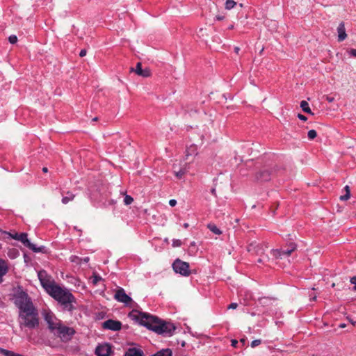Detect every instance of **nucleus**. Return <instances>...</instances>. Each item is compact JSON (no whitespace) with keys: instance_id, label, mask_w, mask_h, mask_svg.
<instances>
[{"instance_id":"f3484780","label":"nucleus","mask_w":356,"mask_h":356,"mask_svg":"<svg viewBox=\"0 0 356 356\" xmlns=\"http://www.w3.org/2000/svg\"><path fill=\"white\" fill-rule=\"evenodd\" d=\"M124 356H145L143 350L137 348H129L125 352Z\"/></svg>"},{"instance_id":"bb28decb","label":"nucleus","mask_w":356,"mask_h":356,"mask_svg":"<svg viewBox=\"0 0 356 356\" xmlns=\"http://www.w3.org/2000/svg\"><path fill=\"white\" fill-rule=\"evenodd\" d=\"M317 136V133L314 129L309 130L307 134L308 138L309 140L314 139Z\"/></svg>"},{"instance_id":"7ed1b4c3","label":"nucleus","mask_w":356,"mask_h":356,"mask_svg":"<svg viewBox=\"0 0 356 356\" xmlns=\"http://www.w3.org/2000/svg\"><path fill=\"white\" fill-rule=\"evenodd\" d=\"M19 321L20 326L29 329H34L39 326L38 309L35 307L19 312Z\"/></svg>"},{"instance_id":"0eeeda50","label":"nucleus","mask_w":356,"mask_h":356,"mask_svg":"<svg viewBox=\"0 0 356 356\" xmlns=\"http://www.w3.org/2000/svg\"><path fill=\"white\" fill-rule=\"evenodd\" d=\"M10 238L22 242L26 248H29L34 252H40L42 251V248H37L35 245L31 243L28 239V234L26 233H7Z\"/></svg>"},{"instance_id":"9d476101","label":"nucleus","mask_w":356,"mask_h":356,"mask_svg":"<svg viewBox=\"0 0 356 356\" xmlns=\"http://www.w3.org/2000/svg\"><path fill=\"white\" fill-rule=\"evenodd\" d=\"M114 298L120 302H122L125 305L129 304L132 299L131 298L128 296L126 293L124 289L119 287L115 293Z\"/></svg>"},{"instance_id":"72a5a7b5","label":"nucleus","mask_w":356,"mask_h":356,"mask_svg":"<svg viewBox=\"0 0 356 356\" xmlns=\"http://www.w3.org/2000/svg\"><path fill=\"white\" fill-rule=\"evenodd\" d=\"M350 282L354 285L353 290L356 291V275L350 278Z\"/></svg>"},{"instance_id":"c03bdc74","label":"nucleus","mask_w":356,"mask_h":356,"mask_svg":"<svg viewBox=\"0 0 356 356\" xmlns=\"http://www.w3.org/2000/svg\"><path fill=\"white\" fill-rule=\"evenodd\" d=\"M349 321H350V323L352 325H356V321H353V320H351V319H349Z\"/></svg>"},{"instance_id":"dca6fc26","label":"nucleus","mask_w":356,"mask_h":356,"mask_svg":"<svg viewBox=\"0 0 356 356\" xmlns=\"http://www.w3.org/2000/svg\"><path fill=\"white\" fill-rule=\"evenodd\" d=\"M338 41L342 42L347 38L344 22H341L337 27Z\"/></svg>"},{"instance_id":"f704fd0d","label":"nucleus","mask_w":356,"mask_h":356,"mask_svg":"<svg viewBox=\"0 0 356 356\" xmlns=\"http://www.w3.org/2000/svg\"><path fill=\"white\" fill-rule=\"evenodd\" d=\"M181 245V241L179 239H174L172 241L173 247H179Z\"/></svg>"},{"instance_id":"864d4df0","label":"nucleus","mask_w":356,"mask_h":356,"mask_svg":"<svg viewBox=\"0 0 356 356\" xmlns=\"http://www.w3.org/2000/svg\"><path fill=\"white\" fill-rule=\"evenodd\" d=\"M316 296H314V297H312L311 299H312V300H316Z\"/></svg>"},{"instance_id":"4468645a","label":"nucleus","mask_w":356,"mask_h":356,"mask_svg":"<svg viewBox=\"0 0 356 356\" xmlns=\"http://www.w3.org/2000/svg\"><path fill=\"white\" fill-rule=\"evenodd\" d=\"M197 154V147L196 145H192L186 149L184 159L188 162H191Z\"/></svg>"},{"instance_id":"423d86ee","label":"nucleus","mask_w":356,"mask_h":356,"mask_svg":"<svg viewBox=\"0 0 356 356\" xmlns=\"http://www.w3.org/2000/svg\"><path fill=\"white\" fill-rule=\"evenodd\" d=\"M38 277L42 286L49 293L57 284L55 282L51 275H49L44 270L38 271Z\"/></svg>"},{"instance_id":"8fccbe9b","label":"nucleus","mask_w":356,"mask_h":356,"mask_svg":"<svg viewBox=\"0 0 356 356\" xmlns=\"http://www.w3.org/2000/svg\"><path fill=\"white\" fill-rule=\"evenodd\" d=\"M188 226H189L188 223H186H186H184V227L185 229H187V228L188 227Z\"/></svg>"},{"instance_id":"a211bd4d","label":"nucleus","mask_w":356,"mask_h":356,"mask_svg":"<svg viewBox=\"0 0 356 356\" xmlns=\"http://www.w3.org/2000/svg\"><path fill=\"white\" fill-rule=\"evenodd\" d=\"M8 266L7 262L0 258V284L3 282V277L8 273Z\"/></svg>"},{"instance_id":"473e14b6","label":"nucleus","mask_w":356,"mask_h":356,"mask_svg":"<svg viewBox=\"0 0 356 356\" xmlns=\"http://www.w3.org/2000/svg\"><path fill=\"white\" fill-rule=\"evenodd\" d=\"M350 192L348 191V193H346L345 195H341L340 197V200H343V201H345V200H348L350 198Z\"/></svg>"},{"instance_id":"a19ab883","label":"nucleus","mask_w":356,"mask_h":356,"mask_svg":"<svg viewBox=\"0 0 356 356\" xmlns=\"http://www.w3.org/2000/svg\"><path fill=\"white\" fill-rule=\"evenodd\" d=\"M326 100H327V102H334V97H329V96H327V97H326Z\"/></svg>"},{"instance_id":"c85d7f7f","label":"nucleus","mask_w":356,"mask_h":356,"mask_svg":"<svg viewBox=\"0 0 356 356\" xmlns=\"http://www.w3.org/2000/svg\"><path fill=\"white\" fill-rule=\"evenodd\" d=\"M102 280V277L98 275H93L92 277V282L94 285L97 284V283Z\"/></svg>"},{"instance_id":"e433bc0d","label":"nucleus","mask_w":356,"mask_h":356,"mask_svg":"<svg viewBox=\"0 0 356 356\" xmlns=\"http://www.w3.org/2000/svg\"><path fill=\"white\" fill-rule=\"evenodd\" d=\"M238 307V304L236 303V302H232L231 303L229 306H228V309H236V307Z\"/></svg>"},{"instance_id":"f257e3e1","label":"nucleus","mask_w":356,"mask_h":356,"mask_svg":"<svg viewBox=\"0 0 356 356\" xmlns=\"http://www.w3.org/2000/svg\"><path fill=\"white\" fill-rule=\"evenodd\" d=\"M137 319L140 325L157 334L166 337L172 336L176 328L172 323L161 321L159 318L147 313H139Z\"/></svg>"},{"instance_id":"5701e85b","label":"nucleus","mask_w":356,"mask_h":356,"mask_svg":"<svg viewBox=\"0 0 356 356\" xmlns=\"http://www.w3.org/2000/svg\"><path fill=\"white\" fill-rule=\"evenodd\" d=\"M75 195L72 194L71 192L68 191L67 193V195L63 197L62 203L64 204H67L69 202L72 201L74 198Z\"/></svg>"},{"instance_id":"20e7f679","label":"nucleus","mask_w":356,"mask_h":356,"mask_svg":"<svg viewBox=\"0 0 356 356\" xmlns=\"http://www.w3.org/2000/svg\"><path fill=\"white\" fill-rule=\"evenodd\" d=\"M12 300L19 312L35 307L31 298L21 287H18L14 291Z\"/></svg>"},{"instance_id":"13d9d810","label":"nucleus","mask_w":356,"mask_h":356,"mask_svg":"<svg viewBox=\"0 0 356 356\" xmlns=\"http://www.w3.org/2000/svg\"><path fill=\"white\" fill-rule=\"evenodd\" d=\"M241 341L244 343L245 340L244 339H241Z\"/></svg>"},{"instance_id":"58836bf2","label":"nucleus","mask_w":356,"mask_h":356,"mask_svg":"<svg viewBox=\"0 0 356 356\" xmlns=\"http://www.w3.org/2000/svg\"><path fill=\"white\" fill-rule=\"evenodd\" d=\"M177 204V201L174 199H172L169 201V204L171 206V207H175Z\"/></svg>"},{"instance_id":"09e8293b","label":"nucleus","mask_w":356,"mask_h":356,"mask_svg":"<svg viewBox=\"0 0 356 356\" xmlns=\"http://www.w3.org/2000/svg\"><path fill=\"white\" fill-rule=\"evenodd\" d=\"M42 171H43L44 172H47V171H48L47 168V167H44V168H42Z\"/></svg>"},{"instance_id":"5fc2aeb1","label":"nucleus","mask_w":356,"mask_h":356,"mask_svg":"<svg viewBox=\"0 0 356 356\" xmlns=\"http://www.w3.org/2000/svg\"><path fill=\"white\" fill-rule=\"evenodd\" d=\"M47 345L49 346L53 347V346L50 343H47Z\"/></svg>"},{"instance_id":"c9c22d12","label":"nucleus","mask_w":356,"mask_h":356,"mask_svg":"<svg viewBox=\"0 0 356 356\" xmlns=\"http://www.w3.org/2000/svg\"><path fill=\"white\" fill-rule=\"evenodd\" d=\"M348 54L356 58V49H351L348 51Z\"/></svg>"},{"instance_id":"c756f323","label":"nucleus","mask_w":356,"mask_h":356,"mask_svg":"<svg viewBox=\"0 0 356 356\" xmlns=\"http://www.w3.org/2000/svg\"><path fill=\"white\" fill-rule=\"evenodd\" d=\"M185 173H186V170H184V169H180L179 171L175 172L176 177L179 179H181Z\"/></svg>"},{"instance_id":"bf43d9fd","label":"nucleus","mask_w":356,"mask_h":356,"mask_svg":"<svg viewBox=\"0 0 356 356\" xmlns=\"http://www.w3.org/2000/svg\"><path fill=\"white\" fill-rule=\"evenodd\" d=\"M218 19H222L221 17H218Z\"/></svg>"},{"instance_id":"a18cd8bd","label":"nucleus","mask_w":356,"mask_h":356,"mask_svg":"<svg viewBox=\"0 0 356 356\" xmlns=\"http://www.w3.org/2000/svg\"><path fill=\"white\" fill-rule=\"evenodd\" d=\"M339 327L340 328H344V327H346V324H344V323H341V324L339 325Z\"/></svg>"},{"instance_id":"ea45409f","label":"nucleus","mask_w":356,"mask_h":356,"mask_svg":"<svg viewBox=\"0 0 356 356\" xmlns=\"http://www.w3.org/2000/svg\"><path fill=\"white\" fill-rule=\"evenodd\" d=\"M86 55V49H81L80 53H79V56L81 57H83Z\"/></svg>"},{"instance_id":"4c0bfd02","label":"nucleus","mask_w":356,"mask_h":356,"mask_svg":"<svg viewBox=\"0 0 356 356\" xmlns=\"http://www.w3.org/2000/svg\"><path fill=\"white\" fill-rule=\"evenodd\" d=\"M298 118L302 121H306L307 120V118L306 116L300 113L298 115Z\"/></svg>"},{"instance_id":"2eb2a0df","label":"nucleus","mask_w":356,"mask_h":356,"mask_svg":"<svg viewBox=\"0 0 356 356\" xmlns=\"http://www.w3.org/2000/svg\"><path fill=\"white\" fill-rule=\"evenodd\" d=\"M131 71H134L136 74L143 77H149L151 75L149 69H143L140 63L136 64V68H131Z\"/></svg>"},{"instance_id":"ddd939ff","label":"nucleus","mask_w":356,"mask_h":356,"mask_svg":"<svg viewBox=\"0 0 356 356\" xmlns=\"http://www.w3.org/2000/svg\"><path fill=\"white\" fill-rule=\"evenodd\" d=\"M42 316L47 324V326L59 320L55 314L49 309H43L42 311Z\"/></svg>"},{"instance_id":"49530a36","label":"nucleus","mask_w":356,"mask_h":356,"mask_svg":"<svg viewBox=\"0 0 356 356\" xmlns=\"http://www.w3.org/2000/svg\"><path fill=\"white\" fill-rule=\"evenodd\" d=\"M344 189L346 190V193H348V191H350V188H349V186H346L344 187Z\"/></svg>"},{"instance_id":"1a4fd4ad","label":"nucleus","mask_w":356,"mask_h":356,"mask_svg":"<svg viewBox=\"0 0 356 356\" xmlns=\"http://www.w3.org/2000/svg\"><path fill=\"white\" fill-rule=\"evenodd\" d=\"M296 249V245L291 243L286 249H275L272 250L273 256L276 258L287 257Z\"/></svg>"},{"instance_id":"cd10ccee","label":"nucleus","mask_w":356,"mask_h":356,"mask_svg":"<svg viewBox=\"0 0 356 356\" xmlns=\"http://www.w3.org/2000/svg\"><path fill=\"white\" fill-rule=\"evenodd\" d=\"M134 201V199L130 195H126L124 197V203L126 205L131 204Z\"/></svg>"},{"instance_id":"79ce46f5","label":"nucleus","mask_w":356,"mask_h":356,"mask_svg":"<svg viewBox=\"0 0 356 356\" xmlns=\"http://www.w3.org/2000/svg\"><path fill=\"white\" fill-rule=\"evenodd\" d=\"M237 343H238L237 340H236V339H232V346L236 347Z\"/></svg>"},{"instance_id":"b1692460","label":"nucleus","mask_w":356,"mask_h":356,"mask_svg":"<svg viewBox=\"0 0 356 356\" xmlns=\"http://www.w3.org/2000/svg\"><path fill=\"white\" fill-rule=\"evenodd\" d=\"M62 323H63L62 321L59 319L56 322H54L52 324L48 325L47 327H48L49 330L50 331V332L52 333L55 330V329H56V327L58 325H60Z\"/></svg>"},{"instance_id":"9b49d317","label":"nucleus","mask_w":356,"mask_h":356,"mask_svg":"<svg viewBox=\"0 0 356 356\" xmlns=\"http://www.w3.org/2000/svg\"><path fill=\"white\" fill-rule=\"evenodd\" d=\"M111 353L112 348L108 343L99 344L95 348V354L97 356H110Z\"/></svg>"},{"instance_id":"a878e982","label":"nucleus","mask_w":356,"mask_h":356,"mask_svg":"<svg viewBox=\"0 0 356 356\" xmlns=\"http://www.w3.org/2000/svg\"><path fill=\"white\" fill-rule=\"evenodd\" d=\"M236 3L234 0H227L225 2V8L230 10L236 6Z\"/></svg>"},{"instance_id":"6ab92c4d","label":"nucleus","mask_w":356,"mask_h":356,"mask_svg":"<svg viewBox=\"0 0 356 356\" xmlns=\"http://www.w3.org/2000/svg\"><path fill=\"white\" fill-rule=\"evenodd\" d=\"M300 107L302 110L309 114L314 115V113L312 112L311 108H309V104L307 102L302 100L300 102Z\"/></svg>"},{"instance_id":"6e6552de","label":"nucleus","mask_w":356,"mask_h":356,"mask_svg":"<svg viewBox=\"0 0 356 356\" xmlns=\"http://www.w3.org/2000/svg\"><path fill=\"white\" fill-rule=\"evenodd\" d=\"M172 268L175 273H179L183 276H188L190 275L189 264L179 259H177L173 262Z\"/></svg>"},{"instance_id":"3c124183","label":"nucleus","mask_w":356,"mask_h":356,"mask_svg":"<svg viewBox=\"0 0 356 356\" xmlns=\"http://www.w3.org/2000/svg\"><path fill=\"white\" fill-rule=\"evenodd\" d=\"M261 179H262L264 181H267L268 179V175H267L266 177H264V178L261 177Z\"/></svg>"},{"instance_id":"f03ea898","label":"nucleus","mask_w":356,"mask_h":356,"mask_svg":"<svg viewBox=\"0 0 356 356\" xmlns=\"http://www.w3.org/2000/svg\"><path fill=\"white\" fill-rule=\"evenodd\" d=\"M48 294L60 304L65 310L72 312L74 309L73 303L76 302V299L66 288L57 284Z\"/></svg>"},{"instance_id":"393cba45","label":"nucleus","mask_w":356,"mask_h":356,"mask_svg":"<svg viewBox=\"0 0 356 356\" xmlns=\"http://www.w3.org/2000/svg\"><path fill=\"white\" fill-rule=\"evenodd\" d=\"M62 323H63L62 321L59 319L56 322H54L52 324L48 325L47 327H48L49 330L50 331V332L52 333L55 330V329H56V327L58 325H60Z\"/></svg>"},{"instance_id":"603ef678","label":"nucleus","mask_w":356,"mask_h":356,"mask_svg":"<svg viewBox=\"0 0 356 356\" xmlns=\"http://www.w3.org/2000/svg\"><path fill=\"white\" fill-rule=\"evenodd\" d=\"M263 261V259L261 258H259L258 260H257V262L258 263H261Z\"/></svg>"},{"instance_id":"aec40b11","label":"nucleus","mask_w":356,"mask_h":356,"mask_svg":"<svg viewBox=\"0 0 356 356\" xmlns=\"http://www.w3.org/2000/svg\"><path fill=\"white\" fill-rule=\"evenodd\" d=\"M208 229L216 235H220L222 234L221 230L217 227L213 223H209L207 225Z\"/></svg>"},{"instance_id":"4d7b16f0","label":"nucleus","mask_w":356,"mask_h":356,"mask_svg":"<svg viewBox=\"0 0 356 356\" xmlns=\"http://www.w3.org/2000/svg\"><path fill=\"white\" fill-rule=\"evenodd\" d=\"M233 27H234V26L232 25V26H230L229 27V29H233Z\"/></svg>"},{"instance_id":"6e6d98bb","label":"nucleus","mask_w":356,"mask_h":356,"mask_svg":"<svg viewBox=\"0 0 356 356\" xmlns=\"http://www.w3.org/2000/svg\"><path fill=\"white\" fill-rule=\"evenodd\" d=\"M92 120H93V121H96V120H97V118H93V119H92Z\"/></svg>"},{"instance_id":"2f4dec72","label":"nucleus","mask_w":356,"mask_h":356,"mask_svg":"<svg viewBox=\"0 0 356 356\" xmlns=\"http://www.w3.org/2000/svg\"><path fill=\"white\" fill-rule=\"evenodd\" d=\"M261 343V341L260 339H255L251 342V347L254 348L259 345H260Z\"/></svg>"},{"instance_id":"39448f33","label":"nucleus","mask_w":356,"mask_h":356,"mask_svg":"<svg viewBox=\"0 0 356 356\" xmlns=\"http://www.w3.org/2000/svg\"><path fill=\"white\" fill-rule=\"evenodd\" d=\"M75 332L73 327H68L62 323L55 329L52 334L58 337L61 341L67 342L72 339Z\"/></svg>"},{"instance_id":"37998d69","label":"nucleus","mask_w":356,"mask_h":356,"mask_svg":"<svg viewBox=\"0 0 356 356\" xmlns=\"http://www.w3.org/2000/svg\"><path fill=\"white\" fill-rule=\"evenodd\" d=\"M239 50H240V49H239V47H236L234 48V51H235L236 53H237V54L238 53Z\"/></svg>"},{"instance_id":"7c9ffc66","label":"nucleus","mask_w":356,"mask_h":356,"mask_svg":"<svg viewBox=\"0 0 356 356\" xmlns=\"http://www.w3.org/2000/svg\"><path fill=\"white\" fill-rule=\"evenodd\" d=\"M8 40L11 44H15L17 42V38L15 35H11L9 36Z\"/></svg>"},{"instance_id":"de8ad7c7","label":"nucleus","mask_w":356,"mask_h":356,"mask_svg":"<svg viewBox=\"0 0 356 356\" xmlns=\"http://www.w3.org/2000/svg\"><path fill=\"white\" fill-rule=\"evenodd\" d=\"M211 193L213 195H216V189L215 188H212L211 191Z\"/></svg>"},{"instance_id":"412c9836","label":"nucleus","mask_w":356,"mask_h":356,"mask_svg":"<svg viewBox=\"0 0 356 356\" xmlns=\"http://www.w3.org/2000/svg\"><path fill=\"white\" fill-rule=\"evenodd\" d=\"M255 250L256 253H257V254H260V252H261V253H263V251H264V250H263V248H262V247H261V246H260V245H254V244H252H252H250V245L248 246V250L249 252L253 251V250Z\"/></svg>"},{"instance_id":"f8f14e48","label":"nucleus","mask_w":356,"mask_h":356,"mask_svg":"<svg viewBox=\"0 0 356 356\" xmlns=\"http://www.w3.org/2000/svg\"><path fill=\"white\" fill-rule=\"evenodd\" d=\"M102 327L112 331H118L122 328V323L119 321L108 319L102 323Z\"/></svg>"},{"instance_id":"4be33fe9","label":"nucleus","mask_w":356,"mask_h":356,"mask_svg":"<svg viewBox=\"0 0 356 356\" xmlns=\"http://www.w3.org/2000/svg\"><path fill=\"white\" fill-rule=\"evenodd\" d=\"M7 254L10 259H14L19 255V252L15 248H11L8 250Z\"/></svg>"}]
</instances>
